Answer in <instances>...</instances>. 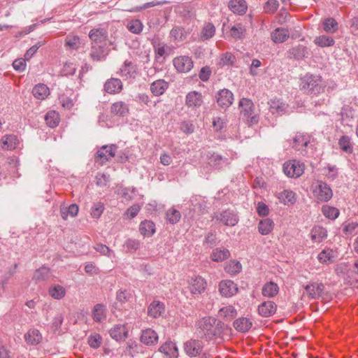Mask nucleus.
<instances>
[{
  "label": "nucleus",
  "instance_id": "nucleus-36",
  "mask_svg": "<svg viewBox=\"0 0 358 358\" xmlns=\"http://www.w3.org/2000/svg\"><path fill=\"white\" fill-rule=\"evenodd\" d=\"M289 36V32L287 29L284 28L275 29L271 35V40L277 43H283L287 40Z\"/></svg>",
  "mask_w": 358,
  "mask_h": 358
},
{
  "label": "nucleus",
  "instance_id": "nucleus-56",
  "mask_svg": "<svg viewBox=\"0 0 358 358\" xmlns=\"http://www.w3.org/2000/svg\"><path fill=\"white\" fill-rule=\"evenodd\" d=\"M236 61V57L231 52H227L222 55L220 59V66H231Z\"/></svg>",
  "mask_w": 358,
  "mask_h": 358
},
{
  "label": "nucleus",
  "instance_id": "nucleus-27",
  "mask_svg": "<svg viewBox=\"0 0 358 358\" xmlns=\"http://www.w3.org/2000/svg\"><path fill=\"white\" fill-rule=\"evenodd\" d=\"M108 36L107 30L103 28L92 29L89 33V38L94 43H100L105 41Z\"/></svg>",
  "mask_w": 358,
  "mask_h": 358
},
{
  "label": "nucleus",
  "instance_id": "nucleus-64",
  "mask_svg": "<svg viewBox=\"0 0 358 358\" xmlns=\"http://www.w3.org/2000/svg\"><path fill=\"white\" fill-rule=\"evenodd\" d=\"M277 0H268L264 6V10L266 13H273L278 8Z\"/></svg>",
  "mask_w": 358,
  "mask_h": 358
},
{
  "label": "nucleus",
  "instance_id": "nucleus-60",
  "mask_svg": "<svg viewBox=\"0 0 358 358\" xmlns=\"http://www.w3.org/2000/svg\"><path fill=\"white\" fill-rule=\"evenodd\" d=\"M90 55L94 60L99 61L104 57L103 49L101 47L92 48Z\"/></svg>",
  "mask_w": 358,
  "mask_h": 358
},
{
  "label": "nucleus",
  "instance_id": "nucleus-46",
  "mask_svg": "<svg viewBox=\"0 0 358 358\" xmlns=\"http://www.w3.org/2000/svg\"><path fill=\"white\" fill-rule=\"evenodd\" d=\"M314 43L320 47L324 48L333 45L335 42L332 37L322 35L316 37Z\"/></svg>",
  "mask_w": 358,
  "mask_h": 358
},
{
  "label": "nucleus",
  "instance_id": "nucleus-61",
  "mask_svg": "<svg viewBox=\"0 0 358 358\" xmlns=\"http://www.w3.org/2000/svg\"><path fill=\"white\" fill-rule=\"evenodd\" d=\"M141 210V206L138 204H134L129 207L124 213L127 219H132L135 217Z\"/></svg>",
  "mask_w": 358,
  "mask_h": 358
},
{
  "label": "nucleus",
  "instance_id": "nucleus-41",
  "mask_svg": "<svg viewBox=\"0 0 358 358\" xmlns=\"http://www.w3.org/2000/svg\"><path fill=\"white\" fill-rule=\"evenodd\" d=\"M242 270V265L237 260H231L224 266V271L229 275H236Z\"/></svg>",
  "mask_w": 358,
  "mask_h": 358
},
{
  "label": "nucleus",
  "instance_id": "nucleus-21",
  "mask_svg": "<svg viewBox=\"0 0 358 358\" xmlns=\"http://www.w3.org/2000/svg\"><path fill=\"white\" fill-rule=\"evenodd\" d=\"M110 336L115 341H123L128 336V330L124 325L117 324L110 329Z\"/></svg>",
  "mask_w": 358,
  "mask_h": 358
},
{
  "label": "nucleus",
  "instance_id": "nucleus-51",
  "mask_svg": "<svg viewBox=\"0 0 358 358\" xmlns=\"http://www.w3.org/2000/svg\"><path fill=\"white\" fill-rule=\"evenodd\" d=\"M102 341L103 339L101 336L97 333L91 334L87 338L89 345L94 349L99 348L101 346Z\"/></svg>",
  "mask_w": 358,
  "mask_h": 358
},
{
  "label": "nucleus",
  "instance_id": "nucleus-50",
  "mask_svg": "<svg viewBox=\"0 0 358 358\" xmlns=\"http://www.w3.org/2000/svg\"><path fill=\"white\" fill-rule=\"evenodd\" d=\"M187 33L183 28L176 27L172 29L170 33V36L176 41H182L187 37Z\"/></svg>",
  "mask_w": 358,
  "mask_h": 358
},
{
  "label": "nucleus",
  "instance_id": "nucleus-49",
  "mask_svg": "<svg viewBox=\"0 0 358 358\" xmlns=\"http://www.w3.org/2000/svg\"><path fill=\"white\" fill-rule=\"evenodd\" d=\"M215 32V28L214 25L211 23H207L203 26L201 31V38L203 40H208L214 36Z\"/></svg>",
  "mask_w": 358,
  "mask_h": 358
},
{
  "label": "nucleus",
  "instance_id": "nucleus-26",
  "mask_svg": "<svg viewBox=\"0 0 358 358\" xmlns=\"http://www.w3.org/2000/svg\"><path fill=\"white\" fill-rule=\"evenodd\" d=\"M324 286L322 283H310L304 287L308 296L311 299H315L320 296L324 291Z\"/></svg>",
  "mask_w": 358,
  "mask_h": 358
},
{
  "label": "nucleus",
  "instance_id": "nucleus-40",
  "mask_svg": "<svg viewBox=\"0 0 358 358\" xmlns=\"http://www.w3.org/2000/svg\"><path fill=\"white\" fill-rule=\"evenodd\" d=\"M321 211L326 218L331 220H336L340 215V211L337 208L329 205H324Z\"/></svg>",
  "mask_w": 358,
  "mask_h": 358
},
{
  "label": "nucleus",
  "instance_id": "nucleus-24",
  "mask_svg": "<svg viewBox=\"0 0 358 358\" xmlns=\"http://www.w3.org/2000/svg\"><path fill=\"white\" fill-rule=\"evenodd\" d=\"M165 312V306L163 303L155 301L151 303L148 307V315L154 318L161 317Z\"/></svg>",
  "mask_w": 358,
  "mask_h": 358
},
{
  "label": "nucleus",
  "instance_id": "nucleus-48",
  "mask_svg": "<svg viewBox=\"0 0 358 358\" xmlns=\"http://www.w3.org/2000/svg\"><path fill=\"white\" fill-rule=\"evenodd\" d=\"M45 119L47 124L52 128L57 127L59 122V114L55 110L49 111L46 114Z\"/></svg>",
  "mask_w": 358,
  "mask_h": 358
},
{
  "label": "nucleus",
  "instance_id": "nucleus-28",
  "mask_svg": "<svg viewBox=\"0 0 358 358\" xmlns=\"http://www.w3.org/2000/svg\"><path fill=\"white\" fill-rule=\"evenodd\" d=\"M252 322L251 320L245 317H241L234 322V327L239 332L245 333L251 329Z\"/></svg>",
  "mask_w": 358,
  "mask_h": 358
},
{
  "label": "nucleus",
  "instance_id": "nucleus-35",
  "mask_svg": "<svg viewBox=\"0 0 358 358\" xmlns=\"http://www.w3.org/2000/svg\"><path fill=\"white\" fill-rule=\"evenodd\" d=\"M34 96L39 100H44L50 95V89L45 84H38L32 90Z\"/></svg>",
  "mask_w": 358,
  "mask_h": 358
},
{
  "label": "nucleus",
  "instance_id": "nucleus-38",
  "mask_svg": "<svg viewBox=\"0 0 358 358\" xmlns=\"http://www.w3.org/2000/svg\"><path fill=\"white\" fill-rule=\"evenodd\" d=\"M158 336L157 333L151 329H148L143 331L141 336V341L146 345H153L157 343Z\"/></svg>",
  "mask_w": 358,
  "mask_h": 358
},
{
  "label": "nucleus",
  "instance_id": "nucleus-45",
  "mask_svg": "<svg viewBox=\"0 0 358 358\" xmlns=\"http://www.w3.org/2000/svg\"><path fill=\"white\" fill-rule=\"evenodd\" d=\"M121 74L124 77H134L136 73V66L130 62H125L120 69Z\"/></svg>",
  "mask_w": 358,
  "mask_h": 358
},
{
  "label": "nucleus",
  "instance_id": "nucleus-11",
  "mask_svg": "<svg viewBox=\"0 0 358 358\" xmlns=\"http://www.w3.org/2000/svg\"><path fill=\"white\" fill-rule=\"evenodd\" d=\"M216 99L217 104L222 108H229L234 102V94L233 93L227 90H220L217 95Z\"/></svg>",
  "mask_w": 358,
  "mask_h": 358
},
{
  "label": "nucleus",
  "instance_id": "nucleus-4",
  "mask_svg": "<svg viewBox=\"0 0 358 358\" xmlns=\"http://www.w3.org/2000/svg\"><path fill=\"white\" fill-rule=\"evenodd\" d=\"M253 103L251 100L243 98L240 100L238 108L241 115H242L251 124L258 122V117L253 115Z\"/></svg>",
  "mask_w": 358,
  "mask_h": 358
},
{
  "label": "nucleus",
  "instance_id": "nucleus-19",
  "mask_svg": "<svg viewBox=\"0 0 358 358\" xmlns=\"http://www.w3.org/2000/svg\"><path fill=\"white\" fill-rule=\"evenodd\" d=\"M185 101L188 108H199L203 103L202 95L195 91L190 92L187 94Z\"/></svg>",
  "mask_w": 358,
  "mask_h": 358
},
{
  "label": "nucleus",
  "instance_id": "nucleus-59",
  "mask_svg": "<svg viewBox=\"0 0 358 358\" xmlns=\"http://www.w3.org/2000/svg\"><path fill=\"white\" fill-rule=\"evenodd\" d=\"M84 270L90 275H98L100 273L99 268L92 262H87L85 266Z\"/></svg>",
  "mask_w": 358,
  "mask_h": 358
},
{
  "label": "nucleus",
  "instance_id": "nucleus-58",
  "mask_svg": "<svg viewBox=\"0 0 358 358\" xmlns=\"http://www.w3.org/2000/svg\"><path fill=\"white\" fill-rule=\"evenodd\" d=\"M94 249L101 254L102 255L106 256L108 257H110L113 251L106 245L102 243H97L94 245Z\"/></svg>",
  "mask_w": 358,
  "mask_h": 358
},
{
  "label": "nucleus",
  "instance_id": "nucleus-29",
  "mask_svg": "<svg viewBox=\"0 0 358 358\" xmlns=\"http://www.w3.org/2000/svg\"><path fill=\"white\" fill-rule=\"evenodd\" d=\"M129 110L128 106L121 101L113 103L110 106V113L113 115L124 117L128 114Z\"/></svg>",
  "mask_w": 358,
  "mask_h": 358
},
{
  "label": "nucleus",
  "instance_id": "nucleus-15",
  "mask_svg": "<svg viewBox=\"0 0 358 358\" xmlns=\"http://www.w3.org/2000/svg\"><path fill=\"white\" fill-rule=\"evenodd\" d=\"M337 257L336 251L331 248H325L322 250L317 255V259L322 264H330L334 263Z\"/></svg>",
  "mask_w": 358,
  "mask_h": 358
},
{
  "label": "nucleus",
  "instance_id": "nucleus-25",
  "mask_svg": "<svg viewBox=\"0 0 358 358\" xmlns=\"http://www.w3.org/2000/svg\"><path fill=\"white\" fill-rule=\"evenodd\" d=\"M79 211V207L77 204L73 203L69 206L64 204L60 206V213L63 220H66L69 217H76Z\"/></svg>",
  "mask_w": 358,
  "mask_h": 358
},
{
  "label": "nucleus",
  "instance_id": "nucleus-6",
  "mask_svg": "<svg viewBox=\"0 0 358 358\" xmlns=\"http://www.w3.org/2000/svg\"><path fill=\"white\" fill-rule=\"evenodd\" d=\"M218 291L222 296L230 298L238 293V287L231 280H222L219 282Z\"/></svg>",
  "mask_w": 358,
  "mask_h": 358
},
{
  "label": "nucleus",
  "instance_id": "nucleus-2",
  "mask_svg": "<svg viewBox=\"0 0 358 358\" xmlns=\"http://www.w3.org/2000/svg\"><path fill=\"white\" fill-rule=\"evenodd\" d=\"M208 287L207 280L201 275H192L187 278L185 289L190 295L196 298L203 294Z\"/></svg>",
  "mask_w": 358,
  "mask_h": 358
},
{
  "label": "nucleus",
  "instance_id": "nucleus-47",
  "mask_svg": "<svg viewBox=\"0 0 358 358\" xmlns=\"http://www.w3.org/2000/svg\"><path fill=\"white\" fill-rule=\"evenodd\" d=\"M323 29L327 33H334L338 30V23L332 17L326 18L323 21Z\"/></svg>",
  "mask_w": 358,
  "mask_h": 358
},
{
  "label": "nucleus",
  "instance_id": "nucleus-34",
  "mask_svg": "<svg viewBox=\"0 0 358 358\" xmlns=\"http://www.w3.org/2000/svg\"><path fill=\"white\" fill-rule=\"evenodd\" d=\"M279 292L278 285L273 282H269L264 285L262 289V294L267 298H273Z\"/></svg>",
  "mask_w": 358,
  "mask_h": 358
},
{
  "label": "nucleus",
  "instance_id": "nucleus-18",
  "mask_svg": "<svg viewBox=\"0 0 358 358\" xmlns=\"http://www.w3.org/2000/svg\"><path fill=\"white\" fill-rule=\"evenodd\" d=\"M277 310L276 304L271 301H267L262 303L258 306V313L264 317H270L273 315Z\"/></svg>",
  "mask_w": 358,
  "mask_h": 358
},
{
  "label": "nucleus",
  "instance_id": "nucleus-12",
  "mask_svg": "<svg viewBox=\"0 0 358 358\" xmlns=\"http://www.w3.org/2000/svg\"><path fill=\"white\" fill-rule=\"evenodd\" d=\"M116 150L115 145L102 146L96 152V160L103 164L115 156Z\"/></svg>",
  "mask_w": 358,
  "mask_h": 358
},
{
  "label": "nucleus",
  "instance_id": "nucleus-37",
  "mask_svg": "<svg viewBox=\"0 0 358 358\" xmlns=\"http://www.w3.org/2000/svg\"><path fill=\"white\" fill-rule=\"evenodd\" d=\"M169 84L164 80L154 81L150 85V90L155 96H160L167 90Z\"/></svg>",
  "mask_w": 358,
  "mask_h": 358
},
{
  "label": "nucleus",
  "instance_id": "nucleus-31",
  "mask_svg": "<svg viewBox=\"0 0 358 358\" xmlns=\"http://www.w3.org/2000/svg\"><path fill=\"white\" fill-rule=\"evenodd\" d=\"M230 257V252L224 248H217L210 254V259L217 262H222Z\"/></svg>",
  "mask_w": 358,
  "mask_h": 358
},
{
  "label": "nucleus",
  "instance_id": "nucleus-17",
  "mask_svg": "<svg viewBox=\"0 0 358 358\" xmlns=\"http://www.w3.org/2000/svg\"><path fill=\"white\" fill-rule=\"evenodd\" d=\"M310 238L313 243H320L327 238V231L323 227L315 226L310 230Z\"/></svg>",
  "mask_w": 358,
  "mask_h": 358
},
{
  "label": "nucleus",
  "instance_id": "nucleus-5",
  "mask_svg": "<svg viewBox=\"0 0 358 358\" xmlns=\"http://www.w3.org/2000/svg\"><path fill=\"white\" fill-rule=\"evenodd\" d=\"M304 169L305 165L296 160H289L283 164L284 173L289 178L300 177L304 173Z\"/></svg>",
  "mask_w": 358,
  "mask_h": 358
},
{
  "label": "nucleus",
  "instance_id": "nucleus-7",
  "mask_svg": "<svg viewBox=\"0 0 358 358\" xmlns=\"http://www.w3.org/2000/svg\"><path fill=\"white\" fill-rule=\"evenodd\" d=\"M173 64L179 73H187L193 67V62L191 57L188 56H179L173 59Z\"/></svg>",
  "mask_w": 358,
  "mask_h": 358
},
{
  "label": "nucleus",
  "instance_id": "nucleus-1",
  "mask_svg": "<svg viewBox=\"0 0 358 358\" xmlns=\"http://www.w3.org/2000/svg\"><path fill=\"white\" fill-rule=\"evenodd\" d=\"M197 332L205 339L210 341L217 338L222 334V327L217 319L211 316H205L196 322Z\"/></svg>",
  "mask_w": 358,
  "mask_h": 358
},
{
  "label": "nucleus",
  "instance_id": "nucleus-8",
  "mask_svg": "<svg viewBox=\"0 0 358 358\" xmlns=\"http://www.w3.org/2000/svg\"><path fill=\"white\" fill-rule=\"evenodd\" d=\"M237 315V310L232 305H227L221 307L218 312L217 317L220 320V324L222 322H229L232 321Z\"/></svg>",
  "mask_w": 358,
  "mask_h": 358
},
{
  "label": "nucleus",
  "instance_id": "nucleus-52",
  "mask_svg": "<svg viewBox=\"0 0 358 358\" xmlns=\"http://www.w3.org/2000/svg\"><path fill=\"white\" fill-rule=\"evenodd\" d=\"M143 25L139 20H132L127 24V29L133 34H138L143 30Z\"/></svg>",
  "mask_w": 358,
  "mask_h": 358
},
{
  "label": "nucleus",
  "instance_id": "nucleus-42",
  "mask_svg": "<svg viewBox=\"0 0 358 358\" xmlns=\"http://www.w3.org/2000/svg\"><path fill=\"white\" fill-rule=\"evenodd\" d=\"M293 146L295 148V149L297 150H302L303 148H306L308 145L309 143V139L306 136L301 133H296L294 137L293 138Z\"/></svg>",
  "mask_w": 358,
  "mask_h": 358
},
{
  "label": "nucleus",
  "instance_id": "nucleus-22",
  "mask_svg": "<svg viewBox=\"0 0 358 358\" xmlns=\"http://www.w3.org/2000/svg\"><path fill=\"white\" fill-rule=\"evenodd\" d=\"M224 225L229 227L235 226L238 222V217L232 211L226 210L217 217Z\"/></svg>",
  "mask_w": 358,
  "mask_h": 358
},
{
  "label": "nucleus",
  "instance_id": "nucleus-62",
  "mask_svg": "<svg viewBox=\"0 0 358 358\" xmlns=\"http://www.w3.org/2000/svg\"><path fill=\"white\" fill-rule=\"evenodd\" d=\"M80 43V38L77 36L69 35L66 38L65 44L70 48H76Z\"/></svg>",
  "mask_w": 358,
  "mask_h": 358
},
{
  "label": "nucleus",
  "instance_id": "nucleus-43",
  "mask_svg": "<svg viewBox=\"0 0 358 358\" xmlns=\"http://www.w3.org/2000/svg\"><path fill=\"white\" fill-rule=\"evenodd\" d=\"M49 294L55 299H62L66 295L65 288L59 285H54L49 288Z\"/></svg>",
  "mask_w": 358,
  "mask_h": 358
},
{
  "label": "nucleus",
  "instance_id": "nucleus-33",
  "mask_svg": "<svg viewBox=\"0 0 358 358\" xmlns=\"http://www.w3.org/2000/svg\"><path fill=\"white\" fill-rule=\"evenodd\" d=\"M229 7L233 13L239 15L244 14L248 9V5L245 0H231Z\"/></svg>",
  "mask_w": 358,
  "mask_h": 358
},
{
  "label": "nucleus",
  "instance_id": "nucleus-32",
  "mask_svg": "<svg viewBox=\"0 0 358 358\" xmlns=\"http://www.w3.org/2000/svg\"><path fill=\"white\" fill-rule=\"evenodd\" d=\"M139 231L143 236L150 237L156 231L155 224L150 220H144L141 222Z\"/></svg>",
  "mask_w": 358,
  "mask_h": 358
},
{
  "label": "nucleus",
  "instance_id": "nucleus-39",
  "mask_svg": "<svg viewBox=\"0 0 358 358\" xmlns=\"http://www.w3.org/2000/svg\"><path fill=\"white\" fill-rule=\"evenodd\" d=\"M106 307L101 304H96L92 310V317L94 322H101L106 317Z\"/></svg>",
  "mask_w": 358,
  "mask_h": 358
},
{
  "label": "nucleus",
  "instance_id": "nucleus-10",
  "mask_svg": "<svg viewBox=\"0 0 358 358\" xmlns=\"http://www.w3.org/2000/svg\"><path fill=\"white\" fill-rule=\"evenodd\" d=\"M24 340L27 345L35 346L42 342L43 335L38 329L32 327L24 334Z\"/></svg>",
  "mask_w": 358,
  "mask_h": 358
},
{
  "label": "nucleus",
  "instance_id": "nucleus-9",
  "mask_svg": "<svg viewBox=\"0 0 358 358\" xmlns=\"http://www.w3.org/2000/svg\"><path fill=\"white\" fill-rule=\"evenodd\" d=\"M275 197L278 199L280 203L285 206L294 205L298 199L296 192L291 189H283L275 194Z\"/></svg>",
  "mask_w": 358,
  "mask_h": 358
},
{
  "label": "nucleus",
  "instance_id": "nucleus-30",
  "mask_svg": "<svg viewBox=\"0 0 358 358\" xmlns=\"http://www.w3.org/2000/svg\"><path fill=\"white\" fill-rule=\"evenodd\" d=\"M160 351L169 357V358H177L178 356V348L171 341H167L164 343L160 348Z\"/></svg>",
  "mask_w": 358,
  "mask_h": 358
},
{
  "label": "nucleus",
  "instance_id": "nucleus-14",
  "mask_svg": "<svg viewBox=\"0 0 358 358\" xmlns=\"http://www.w3.org/2000/svg\"><path fill=\"white\" fill-rule=\"evenodd\" d=\"M269 110L273 114H281L285 113L288 104L280 98L274 97L268 101Z\"/></svg>",
  "mask_w": 358,
  "mask_h": 358
},
{
  "label": "nucleus",
  "instance_id": "nucleus-3",
  "mask_svg": "<svg viewBox=\"0 0 358 358\" xmlns=\"http://www.w3.org/2000/svg\"><path fill=\"white\" fill-rule=\"evenodd\" d=\"M311 191L315 199L320 202H327L333 196L331 187L322 181H317L311 186Z\"/></svg>",
  "mask_w": 358,
  "mask_h": 358
},
{
  "label": "nucleus",
  "instance_id": "nucleus-44",
  "mask_svg": "<svg viewBox=\"0 0 358 358\" xmlns=\"http://www.w3.org/2000/svg\"><path fill=\"white\" fill-rule=\"evenodd\" d=\"M105 209V206L103 203L101 201L95 202L92 206L90 214L92 218L98 220L102 215Z\"/></svg>",
  "mask_w": 358,
  "mask_h": 358
},
{
  "label": "nucleus",
  "instance_id": "nucleus-54",
  "mask_svg": "<svg viewBox=\"0 0 358 358\" xmlns=\"http://www.w3.org/2000/svg\"><path fill=\"white\" fill-rule=\"evenodd\" d=\"M166 220L171 224H176L179 222L181 217L180 213L175 209L171 208L166 211Z\"/></svg>",
  "mask_w": 358,
  "mask_h": 358
},
{
  "label": "nucleus",
  "instance_id": "nucleus-16",
  "mask_svg": "<svg viewBox=\"0 0 358 358\" xmlns=\"http://www.w3.org/2000/svg\"><path fill=\"white\" fill-rule=\"evenodd\" d=\"M1 147L3 150H12L17 148L20 141L15 135H5L1 138Z\"/></svg>",
  "mask_w": 358,
  "mask_h": 358
},
{
  "label": "nucleus",
  "instance_id": "nucleus-23",
  "mask_svg": "<svg viewBox=\"0 0 358 358\" xmlns=\"http://www.w3.org/2000/svg\"><path fill=\"white\" fill-rule=\"evenodd\" d=\"M275 227L273 220L271 218H264L260 220L258 224V231L262 236L270 234Z\"/></svg>",
  "mask_w": 358,
  "mask_h": 358
},
{
  "label": "nucleus",
  "instance_id": "nucleus-53",
  "mask_svg": "<svg viewBox=\"0 0 358 358\" xmlns=\"http://www.w3.org/2000/svg\"><path fill=\"white\" fill-rule=\"evenodd\" d=\"M338 145L343 152L347 153H351L352 152V143L348 136H341L338 141Z\"/></svg>",
  "mask_w": 358,
  "mask_h": 358
},
{
  "label": "nucleus",
  "instance_id": "nucleus-13",
  "mask_svg": "<svg viewBox=\"0 0 358 358\" xmlns=\"http://www.w3.org/2000/svg\"><path fill=\"white\" fill-rule=\"evenodd\" d=\"M202 348L203 345L198 340L187 341L184 345L185 352L191 357L198 356L201 353Z\"/></svg>",
  "mask_w": 358,
  "mask_h": 358
},
{
  "label": "nucleus",
  "instance_id": "nucleus-55",
  "mask_svg": "<svg viewBox=\"0 0 358 358\" xmlns=\"http://www.w3.org/2000/svg\"><path fill=\"white\" fill-rule=\"evenodd\" d=\"M245 32V28L241 23L236 24L230 30V34L234 38H241Z\"/></svg>",
  "mask_w": 358,
  "mask_h": 358
},
{
  "label": "nucleus",
  "instance_id": "nucleus-57",
  "mask_svg": "<svg viewBox=\"0 0 358 358\" xmlns=\"http://www.w3.org/2000/svg\"><path fill=\"white\" fill-rule=\"evenodd\" d=\"M49 273L48 268H41L34 272L33 278L37 281L43 280L48 278Z\"/></svg>",
  "mask_w": 358,
  "mask_h": 358
},
{
  "label": "nucleus",
  "instance_id": "nucleus-63",
  "mask_svg": "<svg viewBox=\"0 0 358 358\" xmlns=\"http://www.w3.org/2000/svg\"><path fill=\"white\" fill-rule=\"evenodd\" d=\"M129 298V294L126 291L119 290L117 292L116 294V304L119 303L120 305H122L123 303L128 301Z\"/></svg>",
  "mask_w": 358,
  "mask_h": 358
},
{
  "label": "nucleus",
  "instance_id": "nucleus-20",
  "mask_svg": "<svg viewBox=\"0 0 358 358\" xmlns=\"http://www.w3.org/2000/svg\"><path fill=\"white\" fill-rule=\"evenodd\" d=\"M104 90L109 94H118L122 90V83L118 78H110L104 84Z\"/></svg>",
  "mask_w": 358,
  "mask_h": 358
}]
</instances>
